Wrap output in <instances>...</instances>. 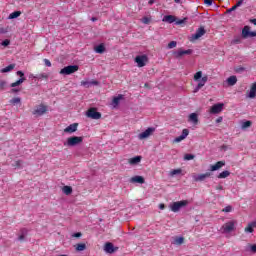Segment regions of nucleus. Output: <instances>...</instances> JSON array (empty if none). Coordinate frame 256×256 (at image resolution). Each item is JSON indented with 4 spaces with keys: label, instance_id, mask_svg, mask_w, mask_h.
Returning a JSON list of instances; mask_svg holds the SVG:
<instances>
[{
    "label": "nucleus",
    "instance_id": "obj_7",
    "mask_svg": "<svg viewBox=\"0 0 256 256\" xmlns=\"http://www.w3.org/2000/svg\"><path fill=\"white\" fill-rule=\"evenodd\" d=\"M154 131H155V128L149 127L144 132H141L140 134H138V139L140 141H143L144 139H149V136L153 135Z\"/></svg>",
    "mask_w": 256,
    "mask_h": 256
},
{
    "label": "nucleus",
    "instance_id": "obj_42",
    "mask_svg": "<svg viewBox=\"0 0 256 256\" xmlns=\"http://www.w3.org/2000/svg\"><path fill=\"white\" fill-rule=\"evenodd\" d=\"M184 159H185V161H191V160L195 159V155H193V154H186L184 156Z\"/></svg>",
    "mask_w": 256,
    "mask_h": 256
},
{
    "label": "nucleus",
    "instance_id": "obj_55",
    "mask_svg": "<svg viewBox=\"0 0 256 256\" xmlns=\"http://www.w3.org/2000/svg\"><path fill=\"white\" fill-rule=\"evenodd\" d=\"M91 85H99V82L98 81H95V80H92L90 81V86Z\"/></svg>",
    "mask_w": 256,
    "mask_h": 256
},
{
    "label": "nucleus",
    "instance_id": "obj_45",
    "mask_svg": "<svg viewBox=\"0 0 256 256\" xmlns=\"http://www.w3.org/2000/svg\"><path fill=\"white\" fill-rule=\"evenodd\" d=\"M81 85H82L83 87L89 88V87H91V81H82V82H81Z\"/></svg>",
    "mask_w": 256,
    "mask_h": 256
},
{
    "label": "nucleus",
    "instance_id": "obj_35",
    "mask_svg": "<svg viewBox=\"0 0 256 256\" xmlns=\"http://www.w3.org/2000/svg\"><path fill=\"white\" fill-rule=\"evenodd\" d=\"M17 17H21V11H15V12H12L8 19H17Z\"/></svg>",
    "mask_w": 256,
    "mask_h": 256
},
{
    "label": "nucleus",
    "instance_id": "obj_13",
    "mask_svg": "<svg viewBox=\"0 0 256 256\" xmlns=\"http://www.w3.org/2000/svg\"><path fill=\"white\" fill-rule=\"evenodd\" d=\"M191 53H193V50L191 49H188V50L179 49L177 51H174V57L179 59V57H183V55H191Z\"/></svg>",
    "mask_w": 256,
    "mask_h": 256
},
{
    "label": "nucleus",
    "instance_id": "obj_51",
    "mask_svg": "<svg viewBox=\"0 0 256 256\" xmlns=\"http://www.w3.org/2000/svg\"><path fill=\"white\" fill-rule=\"evenodd\" d=\"M44 64L46 67H51V61H49V59H44Z\"/></svg>",
    "mask_w": 256,
    "mask_h": 256
},
{
    "label": "nucleus",
    "instance_id": "obj_52",
    "mask_svg": "<svg viewBox=\"0 0 256 256\" xmlns=\"http://www.w3.org/2000/svg\"><path fill=\"white\" fill-rule=\"evenodd\" d=\"M205 5L211 6L213 5V0H204Z\"/></svg>",
    "mask_w": 256,
    "mask_h": 256
},
{
    "label": "nucleus",
    "instance_id": "obj_38",
    "mask_svg": "<svg viewBox=\"0 0 256 256\" xmlns=\"http://www.w3.org/2000/svg\"><path fill=\"white\" fill-rule=\"evenodd\" d=\"M246 251H251V253H256V244L248 245Z\"/></svg>",
    "mask_w": 256,
    "mask_h": 256
},
{
    "label": "nucleus",
    "instance_id": "obj_49",
    "mask_svg": "<svg viewBox=\"0 0 256 256\" xmlns=\"http://www.w3.org/2000/svg\"><path fill=\"white\" fill-rule=\"evenodd\" d=\"M10 43H11V41H9V39H6V40H4V41L1 43V45H2L3 47H8V45H10Z\"/></svg>",
    "mask_w": 256,
    "mask_h": 256
},
{
    "label": "nucleus",
    "instance_id": "obj_11",
    "mask_svg": "<svg viewBox=\"0 0 256 256\" xmlns=\"http://www.w3.org/2000/svg\"><path fill=\"white\" fill-rule=\"evenodd\" d=\"M209 177H211V173L210 172H206L204 174H193L192 175V179L194 181H196V182L205 181Z\"/></svg>",
    "mask_w": 256,
    "mask_h": 256
},
{
    "label": "nucleus",
    "instance_id": "obj_8",
    "mask_svg": "<svg viewBox=\"0 0 256 256\" xmlns=\"http://www.w3.org/2000/svg\"><path fill=\"white\" fill-rule=\"evenodd\" d=\"M242 37L243 39H247L249 37H256V31H251V27L249 26H244L242 29Z\"/></svg>",
    "mask_w": 256,
    "mask_h": 256
},
{
    "label": "nucleus",
    "instance_id": "obj_19",
    "mask_svg": "<svg viewBox=\"0 0 256 256\" xmlns=\"http://www.w3.org/2000/svg\"><path fill=\"white\" fill-rule=\"evenodd\" d=\"M188 121L194 125H197V123H199V115H197V113H191L188 117Z\"/></svg>",
    "mask_w": 256,
    "mask_h": 256
},
{
    "label": "nucleus",
    "instance_id": "obj_1",
    "mask_svg": "<svg viewBox=\"0 0 256 256\" xmlns=\"http://www.w3.org/2000/svg\"><path fill=\"white\" fill-rule=\"evenodd\" d=\"M209 80L207 75L203 76L202 71H198L194 74V81L198 82V85L194 89V93H198L203 87H205V83Z\"/></svg>",
    "mask_w": 256,
    "mask_h": 256
},
{
    "label": "nucleus",
    "instance_id": "obj_53",
    "mask_svg": "<svg viewBox=\"0 0 256 256\" xmlns=\"http://www.w3.org/2000/svg\"><path fill=\"white\" fill-rule=\"evenodd\" d=\"M82 233L81 232H78V233H74L72 234V237H76V238H79V237H82Z\"/></svg>",
    "mask_w": 256,
    "mask_h": 256
},
{
    "label": "nucleus",
    "instance_id": "obj_3",
    "mask_svg": "<svg viewBox=\"0 0 256 256\" xmlns=\"http://www.w3.org/2000/svg\"><path fill=\"white\" fill-rule=\"evenodd\" d=\"M47 111H48L47 105L39 104L34 107L32 111V115H34L35 117H43V115H45Z\"/></svg>",
    "mask_w": 256,
    "mask_h": 256
},
{
    "label": "nucleus",
    "instance_id": "obj_15",
    "mask_svg": "<svg viewBox=\"0 0 256 256\" xmlns=\"http://www.w3.org/2000/svg\"><path fill=\"white\" fill-rule=\"evenodd\" d=\"M86 116L90 119H99L101 117V113L97 112L95 109H90L87 111Z\"/></svg>",
    "mask_w": 256,
    "mask_h": 256
},
{
    "label": "nucleus",
    "instance_id": "obj_54",
    "mask_svg": "<svg viewBox=\"0 0 256 256\" xmlns=\"http://www.w3.org/2000/svg\"><path fill=\"white\" fill-rule=\"evenodd\" d=\"M243 1L244 0H239L237 3H236V8H238V7H241V5H243Z\"/></svg>",
    "mask_w": 256,
    "mask_h": 256
},
{
    "label": "nucleus",
    "instance_id": "obj_63",
    "mask_svg": "<svg viewBox=\"0 0 256 256\" xmlns=\"http://www.w3.org/2000/svg\"><path fill=\"white\" fill-rule=\"evenodd\" d=\"M174 3H181V0H174Z\"/></svg>",
    "mask_w": 256,
    "mask_h": 256
},
{
    "label": "nucleus",
    "instance_id": "obj_43",
    "mask_svg": "<svg viewBox=\"0 0 256 256\" xmlns=\"http://www.w3.org/2000/svg\"><path fill=\"white\" fill-rule=\"evenodd\" d=\"M7 87V81L5 80H0V89L3 91Z\"/></svg>",
    "mask_w": 256,
    "mask_h": 256
},
{
    "label": "nucleus",
    "instance_id": "obj_5",
    "mask_svg": "<svg viewBox=\"0 0 256 256\" xmlns=\"http://www.w3.org/2000/svg\"><path fill=\"white\" fill-rule=\"evenodd\" d=\"M137 67H145L149 63V57L146 54L138 55L134 59Z\"/></svg>",
    "mask_w": 256,
    "mask_h": 256
},
{
    "label": "nucleus",
    "instance_id": "obj_61",
    "mask_svg": "<svg viewBox=\"0 0 256 256\" xmlns=\"http://www.w3.org/2000/svg\"><path fill=\"white\" fill-rule=\"evenodd\" d=\"M149 5H153V3H155V0H149Z\"/></svg>",
    "mask_w": 256,
    "mask_h": 256
},
{
    "label": "nucleus",
    "instance_id": "obj_4",
    "mask_svg": "<svg viewBox=\"0 0 256 256\" xmlns=\"http://www.w3.org/2000/svg\"><path fill=\"white\" fill-rule=\"evenodd\" d=\"M79 143H83V137L73 136L67 139V141L64 143V146L75 147V145H79Z\"/></svg>",
    "mask_w": 256,
    "mask_h": 256
},
{
    "label": "nucleus",
    "instance_id": "obj_36",
    "mask_svg": "<svg viewBox=\"0 0 256 256\" xmlns=\"http://www.w3.org/2000/svg\"><path fill=\"white\" fill-rule=\"evenodd\" d=\"M252 122L251 121H243L241 122V129H249L251 127Z\"/></svg>",
    "mask_w": 256,
    "mask_h": 256
},
{
    "label": "nucleus",
    "instance_id": "obj_16",
    "mask_svg": "<svg viewBox=\"0 0 256 256\" xmlns=\"http://www.w3.org/2000/svg\"><path fill=\"white\" fill-rule=\"evenodd\" d=\"M221 167H225V161H218L216 164L210 166V171H219Z\"/></svg>",
    "mask_w": 256,
    "mask_h": 256
},
{
    "label": "nucleus",
    "instance_id": "obj_57",
    "mask_svg": "<svg viewBox=\"0 0 256 256\" xmlns=\"http://www.w3.org/2000/svg\"><path fill=\"white\" fill-rule=\"evenodd\" d=\"M11 93H19V89L13 88V89L11 90Z\"/></svg>",
    "mask_w": 256,
    "mask_h": 256
},
{
    "label": "nucleus",
    "instance_id": "obj_6",
    "mask_svg": "<svg viewBox=\"0 0 256 256\" xmlns=\"http://www.w3.org/2000/svg\"><path fill=\"white\" fill-rule=\"evenodd\" d=\"M76 71H79V66L70 65L62 68L60 70V75H72V73H76Z\"/></svg>",
    "mask_w": 256,
    "mask_h": 256
},
{
    "label": "nucleus",
    "instance_id": "obj_47",
    "mask_svg": "<svg viewBox=\"0 0 256 256\" xmlns=\"http://www.w3.org/2000/svg\"><path fill=\"white\" fill-rule=\"evenodd\" d=\"M236 73H243V71H245V67L243 66H239L235 69Z\"/></svg>",
    "mask_w": 256,
    "mask_h": 256
},
{
    "label": "nucleus",
    "instance_id": "obj_21",
    "mask_svg": "<svg viewBox=\"0 0 256 256\" xmlns=\"http://www.w3.org/2000/svg\"><path fill=\"white\" fill-rule=\"evenodd\" d=\"M78 124L74 123L64 129V133H75L77 131Z\"/></svg>",
    "mask_w": 256,
    "mask_h": 256
},
{
    "label": "nucleus",
    "instance_id": "obj_20",
    "mask_svg": "<svg viewBox=\"0 0 256 256\" xmlns=\"http://www.w3.org/2000/svg\"><path fill=\"white\" fill-rule=\"evenodd\" d=\"M185 243V238L183 236H176L173 239L172 245H183Z\"/></svg>",
    "mask_w": 256,
    "mask_h": 256
},
{
    "label": "nucleus",
    "instance_id": "obj_10",
    "mask_svg": "<svg viewBox=\"0 0 256 256\" xmlns=\"http://www.w3.org/2000/svg\"><path fill=\"white\" fill-rule=\"evenodd\" d=\"M223 107H225V104L223 103L214 104L210 109V113L212 115H217L218 113H221V111H223Z\"/></svg>",
    "mask_w": 256,
    "mask_h": 256
},
{
    "label": "nucleus",
    "instance_id": "obj_37",
    "mask_svg": "<svg viewBox=\"0 0 256 256\" xmlns=\"http://www.w3.org/2000/svg\"><path fill=\"white\" fill-rule=\"evenodd\" d=\"M10 103H11L12 105H19V103H21V98H19V97L12 98V99L10 100Z\"/></svg>",
    "mask_w": 256,
    "mask_h": 256
},
{
    "label": "nucleus",
    "instance_id": "obj_58",
    "mask_svg": "<svg viewBox=\"0 0 256 256\" xmlns=\"http://www.w3.org/2000/svg\"><path fill=\"white\" fill-rule=\"evenodd\" d=\"M159 209H161V210L165 209V204H160Z\"/></svg>",
    "mask_w": 256,
    "mask_h": 256
},
{
    "label": "nucleus",
    "instance_id": "obj_23",
    "mask_svg": "<svg viewBox=\"0 0 256 256\" xmlns=\"http://www.w3.org/2000/svg\"><path fill=\"white\" fill-rule=\"evenodd\" d=\"M248 97L250 99H255V97H256V83L252 84L250 92L248 94Z\"/></svg>",
    "mask_w": 256,
    "mask_h": 256
},
{
    "label": "nucleus",
    "instance_id": "obj_62",
    "mask_svg": "<svg viewBox=\"0 0 256 256\" xmlns=\"http://www.w3.org/2000/svg\"><path fill=\"white\" fill-rule=\"evenodd\" d=\"M254 227H256V220L251 222Z\"/></svg>",
    "mask_w": 256,
    "mask_h": 256
},
{
    "label": "nucleus",
    "instance_id": "obj_26",
    "mask_svg": "<svg viewBox=\"0 0 256 256\" xmlns=\"http://www.w3.org/2000/svg\"><path fill=\"white\" fill-rule=\"evenodd\" d=\"M162 21H164L165 23H175V16L166 15L163 17Z\"/></svg>",
    "mask_w": 256,
    "mask_h": 256
},
{
    "label": "nucleus",
    "instance_id": "obj_31",
    "mask_svg": "<svg viewBox=\"0 0 256 256\" xmlns=\"http://www.w3.org/2000/svg\"><path fill=\"white\" fill-rule=\"evenodd\" d=\"M62 191L65 195H71V193H73V188H71V186H64Z\"/></svg>",
    "mask_w": 256,
    "mask_h": 256
},
{
    "label": "nucleus",
    "instance_id": "obj_30",
    "mask_svg": "<svg viewBox=\"0 0 256 256\" xmlns=\"http://www.w3.org/2000/svg\"><path fill=\"white\" fill-rule=\"evenodd\" d=\"M231 175V172L225 170L218 175V179H227Z\"/></svg>",
    "mask_w": 256,
    "mask_h": 256
},
{
    "label": "nucleus",
    "instance_id": "obj_24",
    "mask_svg": "<svg viewBox=\"0 0 256 256\" xmlns=\"http://www.w3.org/2000/svg\"><path fill=\"white\" fill-rule=\"evenodd\" d=\"M128 163H129L130 165H137L138 163H141V156H135V157H133V158H130V159L128 160Z\"/></svg>",
    "mask_w": 256,
    "mask_h": 256
},
{
    "label": "nucleus",
    "instance_id": "obj_39",
    "mask_svg": "<svg viewBox=\"0 0 256 256\" xmlns=\"http://www.w3.org/2000/svg\"><path fill=\"white\" fill-rule=\"evenodd\" d=\"M25 237H27V230H22V234L18 237V241H25Z\"/></svg>",
    "mask_w": 256,
    "mask_h": 256
},
{
    "label": "nucleus",
    "instance_id": "obj_59",
    "mask_svg": "<svg viewBox=\"0 0 256 256\" xmlns=\"http://www.w3.org/2000/svg\"><path fill=\"white\" fill-rule=\"evenodd\" d=\"M250 23H252L253 25H256V19H251Z\"/></svg>",
    "mask_w": 256,
    "mask_h": 256
},
{
    "label": "nucleus",
    "instance_id": "obj_44",
    "mask_svg": "<svg viewBox=\"0 0 256 256\" xmlns=\"http://www.w3.org/2000/svg\"><path fill=\"white\" fill-rule=\"evenodd\" d=\"M175 47H177V42L176 41H171L168 44V49H175Z\"/></svg>",
    "mask_w": 256,
    "mask_h": 256
},
{
    "label": "nucleus",
    "instance_id": "obj_34",
    "mask_svg": "<svg viewBox=\"0 0 256 256\" xmlns=\"http://www.w3.org/2000/svg\"><path fill=\"white\" fill-rule=\"evenodd\" d=\"M13 69H15V65L10 64L7 67L3 68L1 70V73H9V71H13Z\"/></svg>",
    "mask_w": 256,
    "mask_h": 256
},
{
    "label": "nucleus",
    "instance_id": "obj_46",
    "mask_svg": "<svg viewBox=\"0 0 256 256\" xmlns=\"http://www.w3.org/2000/svg\"><path fill=\"white\" fill-rule=\"evenodd\" d=\"M224 213H231L233 211V207L231 206H226L223 210Z\"/></svg>",
    "mask_w": 256,
    "mask_h": 256
},
{
    "label": "nucleus",
    "instance_id": "obj_33",
    "mask_svg": "<svg viewBox=\"0 0 256 256\" xmlns=\"http://www.w3.org/2000/svg\"><path fill=\"white\" fill-rule=\"evenodd\" d=\"M255 226L250 222L247 227L244 229L245 233H253Z\"/></svg>",
    "mask_w": 256,
    "mask_h": 256
},
{
    "label": "nucleus",
    "instance_id": "obj_27",
    "mask_svg": "<svg viewBox=\"0 0 256 256\" xmlns=\"http://www.w3.org/2000/svg\"><path fill=\"white\" fill-rule=\"evenodd\" d=\"M74 247L78 252L85 251V249H87V245L85 243L76 244Z\"/></svg>",
    "mask_w": 256,
    "mask_h": 256
},
{
    "label": "nucleus",
    "instance_id": "obj_41",
    "mask_svg": "<svg viewBox=\"0 0 256 256\" xmlns=\"http://www.w3.org/2000/svg\"><path fill=\"white\" fill-rule=\"evenodd\" d=\"M181 169H174L170 172V177H175V175H180Z\"/></svg>",
    "mask_w": 256,
    "mask_h": 256
},
{
    "label": "nucleus",
    "instance_id": "obj_17",
    "mask_svg": "<svg viewBox=\"0 0 256 256\" xmlns=\"http://www.w3.org/2000/svg\"><path fill=\"white\" fill-rule=\"evenodd\" d=\"M123 99V94H119L118 96L114 97L112 100V107L115 109L116 107H119V103H121Z\"/></svg>",
    "mask_w": 256,
    "mask_h": 256
},
{
    "label": "nucleus",
    "instance_id": "obj_22",
    "mask_svg": "<svg viewBox=\"0 0 256 256\" xmlns=\"http://www.w3.org/2000/svg\"><path fill=\"white\" fill-rule=\"evenodd\" d=\"M226 83L229 87L237 85V76H230L226 79Z\"/></svg>",
    "mask_w": 256,
    "mask_h": 256
},
{
    "label": "nucleus",
    "instance_id": "obj_28",
    "mask_svg": "<svg viewBox=\"0 0 256 256\" xmlns=\"http://www.w3.org/2000/svg\"><path fill=\"white\" fill-rule=\"evenodd\" d=\"M22 83H25V78H20L16 82H13L12 84H10V87L12 88L19 87V85H22Z\"/></svg>",
    "mask_w": 256,
    "mask_h": 256
},
{
    "label": "nucleus",
    "instance_id": "obj_32",
    "mask_svg": "<svg viewBox=\"0 0 256 256\" xmlns=\"http://www.w3.org/2000/svg\"><path fill=\"white\" fill-rule=\"evenodd\" d=\"M96 53H105V46L103 44H100L94 48Z\"/></svg>",
    "mask_w": 256,
    "mask_h": 256
},
{
    "label": "nucleus",
    "instance_id": "obj_14",
    "mask_svg": "<svg viewBox=\"0 0 256 256\" xmlns=\"http://www.w3.org/2000/svg\"><path fill=\"white\" fill-rule=\"evenodd\" d=\"M188 135H189V130L183 129L182 134L174 139V143H181V141L187 139Z\"/></svg>",
    "mask_w": 256,
    "mask_h": 256
},
{
    "label": "nucleus",
    "instance_id": "obj_18",
    "mask_svg": "<svg viewBox=\"0 0 256 256\" xmlns=\"http://www.w3.org/2000/svg\"><path fill=\"white\" fill-rule=\"evenodd\" d=\"M105 253H115V246H113V243L107 242L104 246Z\"/></svg>",
    "mask_w": 256,
    "mask_h": 256
},
{
    "label": "nucleus",
    "instance_id": "obj_50",
    "mask_svg": "<svg viewBox=\"0 0 256 256\" xmlns=\"http://www.w3.org/2000/svg\"><path fill=\"white\" fill-rule=\"evenodd\" d=\"M16 75H18L19 77H21V79H23L25 77V73H23V71H17Z\"/></svg>",
    "mask_w": 256,
    "mask_h": 256
},
{
    "label": "nucleus",
    "instance_id": "obj_12",
    "mask_svg": "<svg viewBox=\"0 0 256 256\" xmlns=\"http://www.w3.org/2000/svg\"><path fill=\"white\" fill-rule=\"evenodd\" d=\"M203 35H205V28L200 27V28H198L196 33L192 35L191 41H197V39H201V37H203Z\"/></svg>",
    "mask_w": 256,
    "mask_h": 256
},
{
    "label": "nucleus",
    "instance_id": "obj_40",
    "mask_svg": "<svg viewBox=\"0 0 256 256\" xmlns=\"http://www.w3.org/2000/svg\"><path fill=\"white\" fill-rule=\"evenodd\" d=\"M49 78V75L45 74V73H42V74H39L37 76L34 77V79H48Z\"/></svg>",
    "mask_w": 256,
    "mask_h": 256
},
{
    "label": "nucleus",
    "instance_id": "obj_29",
    "mask_svg": "<svg viewBox=\"0 0 256 256\" xmlns=\"http://www.w3.org/2000/svg\"><path fill=\"white\" fill-rule=\"evenodd\" d=\"M12 167H14V169H23V161L21 160H17L12 164Z\"/></svg>",
    "mask_w": 256,
    "mask_h": 256
},
{
    "label": "nucleus",
    "instance_id": "obj_2",
    "mask_svg": "<svg viewBox=\"0 0 256 256\" xmlns=\"http://www.w3.org/2000/svg\"><path fill=\"white\" fill-rule=\"evenodd\" d=\"M187 205H189V201L187 200L173 202L172 204H170V210L173 213H179V211H181L183 207H187Z\"/></svg>",
    "mask_w": 256,
    "mask_h": 256
},
{
    "label": "nucleus",
    "instance_id": "obj_60",
    "mask_svg": "<svg viewBox=\"0 0 256 256\" xmlns=\"http://www.w3.org/2000/svg\"><path fill=\"white\" fill-rule=\"evenodd\" d=\"M221 121H223V118L221 117L216 120L217 123H221Z\"/></svg>",
    "mask_w": 256,
    "mask_h": 256
},
{
    "label": "nucleus",
    "instance_id": "obj_64",
    "mask_svg": "<svg viewBox=\"0 0 256 256\" xmlns=\"http://www.w3.org/2000/svg\"><path fill=\"white\" fill-rule=\"evenodd\" d=\"M91 21H97V18H92Z\"/></svg>",
    "mask_w": 256,
    "mask_h": 256
},
{
    "label": "nucleus",
    "instance_id": "obj_56",
    "mask_svg": "<svg viewBox=\"0 0 256 256\" xmlns=\"http://www.w3.org/2000/svg\"><path fill=\"white\" fill-rule=\"evenodd\" d=\"M235 9H237V6H236V5H234L232 8H230V9L228 10V13H231V11H235Z\"/></svg>",
    "mask_w": 256,
    "mask_h": 256
},
{
    "label": "nucleus",
    "instance_id": "obj_25",
    "mask_svg": "<svg viewBox=\"0 0 256 256\" xmlns=\"http://www.w3.org/2000/svg\"><path fill=\"white\" fill-rule=\"evenodd\" d=\"M131 183H140L143 184L145 183V179H143V176H134L131 178Z\"/></svg>",
    "mask_w": 256,
    "mask_h": 256
},
{
    "label": "nucleus",
    "instance_id": "obj_9",
    "mask_svg": "<svg viewBox=\"0 0 256 256\" xmlns=\"http://www.w3.org/2000/svg\"><path fill=\"white\" fill-rule=\"evenodd\" d=\"M231 231H235V221H229L222 226L223 233H231Z\"/></svg>",
    "mask_w": 256,
    "mask_h": 256
},
{
    "label": "nucleus",
    "instance_id": "obj_48",
    "mask_svg": "<svg viewBox=\"0 0 256 256\" xmlns=\"http://www.w3.org/2000/svg\"><path fill=\"white\" fill-rule=\"evenodd\" d=\"M151 19H149L148 17H144L142 18V23H144V25H149Z\"/></svg>",
    "mask_w": 256,
    "mask_h": 256
}]
</instances>
